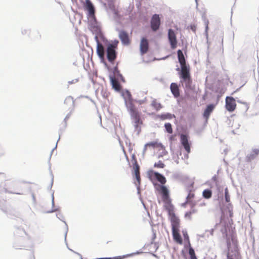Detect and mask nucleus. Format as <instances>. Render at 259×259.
Instances as JSON below:
<instances>
[{
	"label": "nucleus",
	"mask_w": 259,
	"mask_h": 259,
	"mask_svg": "<svg viewBox=\"0 0 259 259\" xmlns=\"http://www.w3.org/2000/svg\"><path fill=\"white\" fill-rule=\"evenodd\" d=\"M177 52L180 67L177 65L176 70L178 72L180 83L184 89H190L192 83L190 66L186 62L183 50L179 49Z\"/></svg>",
	"instance_id": "1"
},
{
	"label": "nucleus",
	"mask_w": 259,
	"mask_h": 259,
	"mask_svg": "<svg viewBox=\"0 0 259 259\" xmlns=\"http://www.w3.org/2000/svg\"><path fill=\"white\" fill-rule=\"evenodd\" d=\"M88 24L89 30L94 35L96 46L108 42V39L103 32L101 24L98 21L90 22Z\"/></svg>",
	"instance_id": "2"
},
{
	"label": "nucleus",
	"mask_w": 259,
	"mask_h": 259,
	"mask_svg": "<svg viewBox=\"0 0 259 259\" xmlns=\"http://www.w3.org/2000/svg\"><path fill=\"white\" fill-rule=\"evenodd\" d=\"M80 3L82 4L84 10L85 11L88 23L90 22H93L97 21L96 18L95 13V7L94 4L91 0H79Z\"/></svg>",
	"instance_id": "3"
},
{
	"label": "nucleus",
	"mask_w": 259,
	"mask_h": 259,
	"mask_svg": "<svg viewBox=\"0 0 259 259\" xmlns=\"http://www.w3.org/2000/svg\"><path fill=\"white\" fill-rule=\"evenodd\" d=\"M105 47V53L106 54L107 59L111 65H114L115 60L117 57V48L112 44L105 43L104 45Z\"/></svg>",
	"instance_id": "4"
},
{
	"label": "nucleus",
	"mask_w": 259,
	"mask_h": 259,
	"mask_svg": "<svg viewBox=\"0 0 259 259\" xmlns=\"http://www.w3.org/2000/svg\"><path fill=\"white\" fill-rule=\"evenodd\" d=\"M178 31L172 28H169L167 32L168 42L170 48L172 50H175L180 45L177 38Z\"/></svg>",
	"instance_id": "5"
},
{
	"label": "nucleus",
	"mask_w": 259,
	"mask_h": 259,
	"mask_svg": "<svg viewBox=\"0 0 259 259\" xmlns=\"http://www.w3.org/2000/svg\"><path fill=\"white\" fill-rule=\"evenodd\" d=\"M162 195V199L164 203V207L165 209L169 206H173L171 203V200L169 196V192L167 188L164 185H159L157 189Z\"/></svg>",
	"instance_id": "6"
},
{
	"label": "nucleus",
	"mask_w": 259,
	"mask_h": 259,
	"mask_svg": "<svg viewBox=\"0 0 259 259\" xmlns=\"http://www.w3.org/2000/svg\"><path fill=\"white\" fill-rule=\"evenodd\" d=\"M168 213L170 217V221L172 230L179 229L180 227V221L179 219L176 215L173 206H169L165 209Z\"/></svg>",
	"instance_id": "7"
},
{
	"label": "nucleus",
	"mask_w": 259,
	"mask_h": 259,
	"mask_svg": "<svg viewBox=\"0 0 259 259\" xmlns=\"http://www.w3.org/2000/svg\"><path fill=\"white\" fill-rule=\"evenodd\" d=\"M236 99H238L236 98ZM237 100L232 96H227L225 99V108L229 112H233L236 108Z\"/></svg>",
	"instance_id": "8"
},
{
	"label": "nucleus",
	"mask_w": 259,
	"mask_h": 259,
	"mask_svg": "<svg viewBox=\"0 0 259 259\" xmlns=\"http://www.w3.org/2000/svg\"><path fill=\"white\" fill-rule=\"evenodd\" d=\"M116 30L118 31V37L121 44L123 46H128L130 44V40L127 32L124 29L116 28Z\"/></svg>",
	"instance_id": "9"
},
{
	"label": "nucleus",
	"mask_w": 259,
	"mask_h": 259,
	"mask_svg": "<svg viewBox=\"0 0 259 259\" xmlns=\"http://www.w3.org/2000/svg\"><path fill=\"white\" fill-rule=\"evenodd\" d=\"M152 147V148H155V147H159L160 149L162 150V154L160 155V156H162L163 155H165L167 154V151H165L164 147L161 145L160 143H158L157 142H151L148 143H146L144 148L143 152L145 153L148 149L149 147Z\"/></svg>",
	"instance_id": "10"
},
{
	"label": "nucleus",
	"mask_w": 259,
	"mask_h": 259,
	"mask_svg": "<svg viewBox=\"0 0 259 259\" xmlns=\"http://www.w3.org/2000/svg\"><path fill=\"white\" fill-rule=\"evenodd\" d=\"M161 23L160 16L159 14H154L151 17V26L154 31L157 30Z\"/></svg>",
	"instance_id": "11"
},
{
	"label": "nucleus",
	"mask_w": 259,
	"mask_h": 259,
	"mask_svg": "<svg viewBox=\"0 0 259 259\" xmlns=\"http://www.w3.org/2000/svg\"><path fill=\"white\" fill-rule=\"evenodd\" d=\"M148 49V41L147 39L142 36L140 39L139 50L141 56L146 54Z\"/></svg>",
	"instance_id": "12"
},
{
	"label": "nucleus",
	"mask_w": 259,
	"mask_h": 259,
	"mask_svg": "<svg viewBox=\"0 0 259 259\" xmlns=\"http://www.w3.org/2000/svg\"><path fill=\"white\" fill-rule=\"evenodd\" d=\"M181 142L182 145L184 146L185 150L187 151L188 153H189L191 151V149L187 137L185 135H181Z\"/></svg>",
	"instance_id": "13"
},
{
	"label": "nucleus",
	"mask_w": 259,
	"mask_h": 259,
	"mask_svg": "<svg viewBox=\"0 0 259 259\" xmlns=\"http://www.w3.org/2000/svg\"><path fill=\"white\" fill-rule=\"evenodd\" d=\"M109 79L112 89H113L115 92L117 93H120V90L119 88V84L118 83L115 84L114 75H112L111 74H109Z\"/></svg>",
	"instance_id": "14"
},
{
	"label": "nucleus",
	"mask_w": 259,
	"mask_h": 259,
	"mask_svg": "<svg viewBox=\"0 0 259 259\" xmlns=\"http://www.w3.org/2000/svg\"><path fill=\"white\" fill-rule=\"evenodd\" d=\"M179 232L180 229L172 230V234L175 241L180 244H182L183 243V240Z\"/></svg>",
	"instance_id": "15"
},
{
	"label": "nucleus",
	"mask_w": 259,
	"mask_h": 259,
	"mask_svg": "<svg viewBox=\"0 0 259 259\" xmlns=\"http://www.w3.org/2000/svg\"><path fill=\"white\" fill-rule=\"evenodd\" d=\"M259 154V149H254L252 152L248 154L245 160L246 162H249L253 160Z\"/></svg>",
	"instance_id": "16"
},
{
	"label": "nucleus",
	"mask_w": 259,
	"mask_h": 259,
	"mask_svg": "<svg viewBox=\"0 0 259 259\" xmlns=\"http://www.w3.org/2000/svg\"><path fill=\"white\" fill-rule=\"evenodd\" d=\"M153 176L162 185H163L166 182L165 178L157 172L151 171V176Z\"/></svg>",
	"instance_id": "17"
},
{
	"label": "nucleus",
	"mask_w": 259,
	"mask_h": 259,
	"mask_svg": "<svg viewBox=\"0 0 259 259\" xmlns=\"http://www.w3.org/2000/svg\"><path fill=\"white\" fill-rule=\"evenodd\" d=\"M169 88L171 94L175 98L179 96L180 93L177 83L172 82L170 85Z\"/></svg>",
	"instance_id": "18"
},
{
	"label": "nucleus",
	"mask_w": 259,
	"mask_h": 259,
	"mask_svg": "<svg viewBox=\"0 0 259 259\" xmlns=\"http://www.w3.org/2000/svg\"><path fill=\"white\" fill-rule=\"evenodd\" d=\"M124 101L125 105L129 113H135L134 111L135 110L136 107L134 104H133L132 101H129L128 99L126 100V99H124Z\"/></svg>",
	"instance_id": "19"
},
{
	"label": "nucleus",
	"mask_w": 259,
	"mask_h": 259,
	"mask_svg": "<svg viewBox=\"0 0 259 259\" xmlns=\"http://www.w3.org/2000/svg\"><path fill=\"white\" fill-rule=\"evenodd\" d=\"M195 197V194L193 191H190L187 197L186 203L189 204L191 207L193 208L196 204L195 202L193 201V199Z\"/></svg>",
	"instance_id": "20"
},
{
	"label": "nucleus",
	"mask_w": 259,
	"mask_h": 259,
	"mask_svg": "<svg viewBox=\"0 0 259 259\" xmlns=\"http://www.w3.org/2000/svg\"><path fill=\"white\" fill-rule=\"evenodd\" d=\"M132 119L136 128H137L140 124H142L139 114H132Z\"/></svg>",
	"instance_id": "21"
},
{
	"label": "nucleus",
	"mask_w": 259,
	"mask_h": 259,
	"mask_svg": "<svg viewBox=\"0 0 259 259\" xmlns=\"http://www.w3.org/2000/svg\"><path fill=\"white\" fill-rule=\"evenodd\" d=\"M64 103L68 106H70L69 107V109H71V110L68 113H71L74 104V101L73 98L70 96H68L64 100Z\"/></svg>",
	"instance_id": "22"
},
{
	"label": "nucleus",
	"mask_w": 259,
	"mask_h": 259,
	"mask_svg": "<svg viewBox=\"0 0 259 259\" xmlns=\"http://www.w3.org/2000/svg\"><path fill=\"white\" fill-rule=\"evenodd\" d=\"M237 102L241 104L240 108L242 109L241 112L243 113H245L249 108L248 103H247L246 102L242 101L239 99L237 100Z\"/></svg>",
	"instance_id": "23"
},
{
	"label": "nucleus",
	"mask_w": 259,
	"mask_h": 259,
	"mask_svg": "<svg viewBox=\"0 0 259 259\" xmlns=\"http://www.w3.org/2000/svg\"><path fill=\"white\" fill-rule=\"evenodd\" d=\"M96 53L99 59L103 57V54L105 53V47L104 45L96 46Z\"/></svg>",
	"instance_id": "24"
},
{
	"label": "nucleus",
	"mask_w": 259,
	"mask_h": 259,
	"mask_svg": "<svg viewBox=\"0 0 259 259\" xmlns=\"http://www.w3.org/2000/svg\"><path fill=\"white\" fill-rule=\"evenodd\" d=\"M96 53L99 59L103 57V54L105 53V47L104 45L96 46Z\"/></svg>",
	"instance_id": "25"
},
{
	"label": "nucleus",
	"mask_w": 259,
	"mask_h": 259,
	"mask_svg": "<svg viewBox=\"0 0 259 259\" xmlns=\"http://www.w3.org/2000/svg\"><path fill=\"white\" fill-rule=\"evenodd\" d=\"M96 53L99 59L103 57V54L105 53V47L104 45L96 46Z\"/></svg>",
	"instance_id": "26"
},
{
	"label": "nucleus",
	"mask_w": 259,
	"mask_h": 259,
	"mask_svg": "<svg viewBox=\"0 0 259 259\" xmlns=\"http://www.w3.org/2000/svg\"><path fill=\"white\" fill-rule=\"evenodd\" d=\"M227 259H241V256L239 252L237 250H235L232 254L228 253Z\"/></svg>",
	"instance_id": "27"
},
{
	"label": "nucleus",
	"mask_w": 259,
	"mask_h": 259,
	"mask_svg": "<svg viewBox=\"0 0 259 259\" xmlns=\"http://www.w3.org/2000/svg\"><path fill=\"white\" fill-rule=\"evenodd\" d=\"M215 105L214 103H210L207 105L202 113H211L215 109Z\"/></svg>",
	"instance_id": "28"
},
{
	"label": "nucleus",
	"mask_w": 259,
	"mask_h": 259,
	"mask_svg": "<svg viewBox=\"0 0 259 259\" xmlns=\"http://www.w3.org/2000/svg\"><path fill=\"white\" fill-rule=\"evenodd\" d=\"M120 94L121 96L122 97L124 100V99H126V100L128 99L129 98L131 99H132V95L130 90L127 89H124L122 92L120 93Z\"/></svg>",
	"instance_id": "29"
},
{
	"label": "nucleus",
	"mask_w": 259,
	"mask_h": 259,
	"mask_svg": "<svg viewBox=\"0 0 259 259\" xmlns=\"http://www.w3.org/2000/svg\"><path fill=\"white\" fill-rule=\"evenodd\" d=\"M151 105L152 108L155 110L156 111H158L160 109L162 108V105L159 102H158L156 99L153 100Z\"/></svg>",
	"instance_id": "30"
},
{
	"label": "nucleus",
	"mask_w": 259,
	"mask_h": 259,
	"mask_svg": "<svg viewBox=\"0 0 259 259\" xmlns=\"http://www.w3.org/2000/svg\"><path fill=\"white\" fill-rule=\"evenodd\" d=\"M180 38L181 42H179L180 45L179 46L183 47V50L184 52H187L188 44L187 42H185V37L182 34H181Z\"/></svg>",
	"instance_id": "31"
},
{
	"label": "nucleus",
	"mask_w": 259,
	"mask_h": 259,
	"mask_svg": "<svg viewBox=\"0 0 259 259\" xmlns=\"http://www.w3.org/2000/svg\"><path fill=\"white\" fill-rule=\"evenodd\" d=\"M112 75H114V77L116 76L117 78L120 80L121 82L124 83L125 82V79L122 74L120 73L119 71H116V72L114 74H111Z\"/></svg>",
	"instance_id": "32"
},
{
	"label": "nucleus",
	"mask_w": 259,
	"mask_h": 259,
	"mask_svg": "<svg viewBox=\"0 0 259 259\" xmlns=\"http://www.w3.org/2000/svg\"><path fill=\"white\" fill-rule=\"evenodd\" d=\"M202 195L204 198L206 199H209L211 197L212 192L209 189H205L203 191Z\"/></svg>",
	"instance_id": "33"
},
{
	"label": "nucleus",
	"mask_w": 259,
	"mask_h": 259,
	"mask_svg": "<svg viewBox=\"0 0 259 259\" xmlns=\"http://www.w3.org/2000/svg\"><path fill=\"white\" fill-rule=\"evenodd\" d=\"M217 33L218 34L217 36V38L218 39V37H219V39H221V44L222 46H223V39H224V32L222 30H217Z\"/></svg>",
	"instance_id": "34"
},
{
	"label": "nucleus",
	"mask_w": 259,
	"mask_h": 259,
	"mask_svg": "<svg viewBox=\"0 0 259 259\" xmlns=\"http://www.w3.org/2000/svg\"><path fill=\"white\" fill-rule=\"evenodd\" d=\"M161 35L162 34L161 32H157L155 34H154L153 36H150L149 39L151 42H154L156 45H157L156 42V39L157 38L161 37Z\"/></svg>",
	"instance_id": "35"
},
{
	"label": "nucleus",
	"mask_w": 259,
	"mask_h": 259,
	"mask_svg": "<svg viewBox=\"0 0 259 259\" xmlns=\"http://www.w3.org/2000/svg\"><path fill=\"white\" fill-rule=\"evenodd\" d=\"M134 169L135 171V175L140 174V166L138 164L137 160L136 159H134Z\"/></svg>",
	"instance_id": "36"
},
{
	"label": "nucleus",
	"mask_w": 259,
	"mask_h": 259,
	"mask_svg": "<svg viewBox=\"0 0 259 259\" xmlns=\"http://www.w3.org/2000/svg\"><path fill=\"white\" fill-rule=\"evenodd\" d=\"M113 66L112 67H110V71H109L110 72L109 74H114L116 72V71H119V70L118 68V63L117 62L116 65H115V63L114 65H112Z\"/></svg>",
	"instance_id": "37"
},
{
	"label": "nucleus",
	"mask_w": 259,
	"mask_h": 259,
	"mask_svg": "<svg viewBox=\"0 0 259 259\" xmlns=\"http://www.w3.org/2000/svg\"><path fill=\"white\" fill-rule=\"evenodd\" d=\"M166 132L169 134H172L173 130L172 128L171 125L170 123H166L164 124Z\"/></svg>",
	"instance_id": "38"
},
{
	"label": "nucleus",
	"mask_w": 259,
	"mask_h": 259,
	"mask_svg": "<svg viewBox=\"0 0 259 259\" xmlns=\"http://www.w3.org/2000/svg\"><path fill=\"white\" fill-rule=\"evenodd\" d=\"M183 234L184 238V240L187 242L189 246H190V242L189 240V235L186 231H183Z\"/></svg>",
	"instance_id": "39"
},
{
	"label": "nucleus",
	"mask_w": 259,
	"mask_h": 259,
	"mask_svg": "<svg viewBox=\"0 0 259 259\" xmlns=\"http://www.w3.org/2000/svg\"><path fill=\"white\" fill-rule=\"evenodd\" d=\"M189 254L190 256L191 259H197V257L195 255V251L192 247H190L189 248Z\"/></svg>",
	"instance_id": "40"
},
{
	"label": "nucleus",
	"mask_w": 259,
	"mask_h": 259,
	"mask_svg": "<svg viewBox=\"0 0 259 259\" xmlns=\"http://www.w3.org/2000/svg\"><path fill=\"white\" fill-rule=\"evenodd\" d=\"M172 117H175V114H161L160 116V118L162 120H164L166 119H171Z\"/></svg>",
	"instance_id": "41"
},
{
	"label": "nucleus",
	"mask_w": 259,
	"mask_h": 259,
	"mask_svg": "<svg viewBox=\"0 0 259 259\" xmlns=\"http://www.w3.org/2000/svg\"><path fill=\"white\" fill-rule=\"evenodd\" d=\"M187 29L195 32L196 30V25L194 24H191L187 26Z\"/></svg>",
	"instance_id": "42"
},
{
	"label": "nucleus",
	"mask_w": 259,
	"mask_h": 259,
	"mask_svg": "<svg viewBox=\"0 0 259 259\" xmlns=\"http://www.w3.org/2000/svg\"><path fill=\"white\" fill-rule=\"evenodd\" d=\"M154 166L155 167L163 168L164 167L165 164L161 161H159L155 163Z\"/></svg>",
	"instance_id": "43"
},
{
	"label": "nucleus",
	"mask_w": 259,
	"mask_h": 259,
	"mask_svg": "<svg viewBox=\"0 0 259 259\" xmlns=\"http://www.w3.org/2000/svg\"><path fill=\"white\" fill-rule=\"evenodd\" d=\"M225 196L226 201L227 202H229L230 201V195L229 194V192H228V190L227 188H226L225 190Z\"/></svg>",
	"instance_id": "44"
},
{
	"label": "nucleus",
	"mask_w": 259,
	"mask_h": 259,
	"mask_svg": "<svg viewBox=\"0 0 259 259\" xmlns=\"http://www.w3.org/2000/svg\"><path fill=\"white\" fill-rule=\"evenodd\" d=\"M100 62L104 64V66L107 70L109 71H110V67L108 66L107 63L105 61L104 58H100Z\"/></svg>",
	"instance_id": "45"
},
{
	"label": "nucleus",
	"mask_w": 259,
	"mask_h": 259,
	"mask_svg": "<svg viewBox=\"0 0 259 259\" xmlns=\"http://www.w3.org/2000/svg\"><path fill=\"white\" fill-rule=\"evenodd\" d=\"M31 30L29 29H22L21 33L22 35H29L30 34Z\"/></svg>",
	"instance_id": "46"
},
{
	"label": "nucleus",
	"mask_w": 259,
	"mask_h": 259,
	"mask_svg": "<svg viewBox=\"0 0 259 259\" xmlns=\"http://www.w3.org/2000/svg\"><path fill=\"white\" fill-rule=\"evenodd\" d=\"M209 25H205V29L204 32V35L205 37H208V31H209Z\"/></svg>",
	"instance_id": "47"
},
{
	"label": "nucleus",
	"mask_w": 259,
	"mask_h": 259,
	"mask_svg": "<svg viewBox=\"0 0 259 259\" xmlns=\"http://www.w3.org/2000/svg\"><path fill=\"white\" fill-rule=\"evenodd\" d=\"M146 101H147V98H146V97H145V98L144 99H143V100H138V101H137V103L139 105H142V104H143L145 103H146Z\"/></svg>",
	"instance_id": "48"
},
{
	"label": "nucleus",
	"mask_w": 259,
	"mask_h": 259,
	"mask_svg": "<svg viewBox=\"0 0 259 259\" xmlns=\"http://www.w3.org/2000/svg\"><path fill=\"white\" fill-rule=\"evenodd\" d=\"M245 83H243L242 85H241L240 87L238 88L237 89H236L235 91H234L232 93H231V95H234V94L238 92L239 91H240L241 89L245 85Z\"/></svg>",
	"instance_id": "49"
},
{
	"label": "nucleus",
	"mask_w": 259,
	"mask_h": 259,
	"mask_svg": "<svg viewBox=\"0 0 259 259\" xmlns=\"http://www.w3.org/2000/svg\"><path fill=\"white\" fill-rule=\"evenodd\" d=\"M192 214L191 213V212H190V211H188L185 213V217L190 219L191 218Z\"/></svg>",
	"instance_id": "50"
},
{
	"label": "nucleus",
	"mask_w": 259,
	"mask_h": 259,
	"mask_svg": "<svg viewBox=\"0 0 259 259\" xmlns=\"http://www.w3.org/2000/svg\"><path fill=\"white\" fill-rule=\"evenodd\" d=\"M119 43V41L117 39H115L113 42H111L109 41V44H112L115 45V47L117 48V45Z\"/></svg>",
	"instance_id": "51"
},
{
	"label": "nucleus",
	"mask_w": 259,
	"mask_h": 259,
	"mask_svg": "<svg viewBox=\"0 0 259 259\" xmlns=\"http://www.w3.org/2000/svg\"><path fill=\"white\" fill-rule=\"evenodd\" d=\"M128 100L130 101H132V102L133 103V104H134L135 103H137V101H138V99H134L132 96L131 99L130 98H129Z\"/></svg>",
	"instance_id": "52"
},
{
	"label": "nucleus",
	"mask_w": 259,
	"mask_h": 259,
	"mask_svg": "<svg viewBox=\"0 0 259 259\" xmlns=\"http://www.w3.org/2000/svg\"><path fill=\"white\" fill-rule=\"evenodd\" d=\"M78 79H73V80H71V81H69L68 82V83L69 84H72V83H75V82H77V81H78Z\"/></svg>",
	"instance_id": "53"
},
{
	"label": "nucleus",
	"mask_w": 259,
	"mask_h": 259,
	"mask_svg": "<svg viewBox=\"0 0 259 259\" xmlns=\"http://www.w3.org/2000/svg\"><path fill=\"white\" fill-rule=\"evenodd\" d=\"M206 39V44L207 45V49H208L210 46L211 42L209 41V37H205Z\"/></svg>",
	"instance_id": "54"
},
{
	"label": "nucleus",
	"mask_w": 259,
	"mask_h": 259,
	"mask_svg": "<svg viewBox=\"0 0 259 259\" xmlns=\"http://www.w3.org/2000/svg\"><path fill=\"white\" fill-rule=\"evenodd\" d=\"M204 22L205 25H209V20L207 19H204Z\"/></svg>",
	"instance_id": "55"
},
{
	"label": "nucleus",
	"mask_w": 259,
	"mask_h": 259,
	"mask_svg": "<svg viewBox=\"0 0 259 259\" xmlns=\"http://www.w3.org/2000/svg\"><path fill=\"white\" fill-rule=\"evenodd\" d=\"M135 176H136V178L137 181H138L139 182L140 180V174H138L137 175H136Z\"/></svg>",
	"instance_id": "56"
},
{
	"label": "nucleus",
	"mask_w": 259,
	"mask_h": 259,
	"mask_svg": "<svg viewBox=\"0 0 259 259\" xmlns=\"http://www.w3.org/2000/svg\"><path fill=\"white\" fill-rule=\"evenodd\" d=\"M209 114H203V117L205 119L206 121H207V120L209 117Z\"/></svg>",
	"instance_id": "57"
},
{
	"label": "nucleus",
	"mask_w": 259,
	"mask_h": 259,
	"mask_svg": "<svg viewBox=\"0 0 259 259\" xmlns=\"http://www.w3.org/2000/svg\"><path fill=\"white\" fill-rule=\"evenodd\" d=\"M169 57V55H167V56H165L164 57H161L160 58H159L158 60H165L166 59L168 58Z\"/></svg>",
	"instance_id": "58"
},
{
	"label": "nucleus",
	"mask_w": 259,
	"mask_h": 259,
	"mask_svg": "<svg viewBox=\"0 0 259 259\" xmlns=\"http://www.w3.org/2000/svg\"><path fill=\"white\" fill-rule=\"evenodd\" d=\"M159 81L161 82V83H163V84L165 83V79L163 78H161L159 79Z\"/></svg>",
	"instance_id": "59"
},
{
	"label": "nucleus",
	"mask_w": 259,
	"mask_h": 259,
	"mask_svg": "<svg viewBox=\"0 0 259 259\" xmlns=\"http://www.w3.org/2000/svg\"><path fill=\"white\" fill-rule=\"evenodd\" d=\"M90 98V97L88 96H80L78 98Z\"/></svg>",
	"instance_id": "60"
},
{
	"label": "nucleus",
	"mask_w": 259,
	"mask_h": 259,
	"mask_svg": "<svg viewBox=\"0 0 259 259\" xmlns=\"http://www.w3.org/2000/svg\"><path fill=\"white\" fill-rule=\"evenodd\" d=\"M190 212H191V213L193 214V213H195L196 212V210L194 209H193L191 210H190Z\"/></svg>",
	"instance_id": "61"
},
{
	"label": "nucleus",
	"mask_w": 259,
	"mask_h": 259,
	"mask_svg": "<svg viewBox=\"0 0 259 259\" xmlns=\"http://www.w3.org/2000/svg\"><path fill=\"white\" fill-rule=\"evenodd\" d=\"M195 1L196 3V8H197L198 6V0H195Z\"/></svg>",
	"instance_id": "62"
},
{
	"label": "nucleus",
	"mask_w": 259,
	"mask_h": 259,
	"mask_svg": "<svg viewBox=\"0 0 259 259\" xmlns=\"http://www.w3.org/2000/svg\"><path fill=\"white\" fill-rule=\"evenodd\" d=\"M98 259H113V258H111V257H105V258H99Z\"/></svg>",
	"instance_id": "63"
},
{
	"label": "nucleus",
	"mask_w": 259,
	"mask_h": 259,
	"mask_svg": "<svg viewBox=\"0 0 259 259\" xmlns=\"http://www.w3.org/2000/svg\"><path fill=\"white\" fill-rule=\"evenodd\" d=\"M201 206H205V203H202L200 204Z\"/></svg>",
	"instance_id": "64"
}]
</instances>
